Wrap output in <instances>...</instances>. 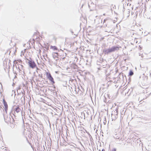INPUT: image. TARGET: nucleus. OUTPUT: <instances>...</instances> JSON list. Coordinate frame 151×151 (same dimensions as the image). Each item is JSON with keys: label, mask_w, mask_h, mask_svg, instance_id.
<instances>
[{"label": "nucleus", "mask_w": 151, "mask_h": 151, "mask_svg": "<svg viewBox=\"0 0 151 151\" xmlns=\"http://www.w3.org/2000/svg\"><path fill=\"white\" fill-rule=\"evenodd\" d=\"M119 50V47H118L114 46L108 49H104L103 52L105 54L107 55Z\"/></svg>", "instance_id": "nucleus-1"}, {"label": "nucleus", "mask_w": 151, "mask_h": 151, "mask_svg": "<svg viewBox=\"0 0 151 151\" xmlns=\"http://www.w3.org/2000/svg\"><path fill=\"white\" fill-rule=\"evenodd\" d=\"M46 75L47 78H48V79L51 81L52 84L55 83V82L54 81V79L50 73H48L47 72H46Z\"/></svg>", "instance_id": "nucleus-2"}, {"label": "nucleus", "mask_w": 151, "mask_h": 151, "mask_svg": "<svg viewBox=\"0 0 151 151\" xmlns=\"http://www.w3.org/2000/svg\"><path fill=\"white\" fill-rule=\"evenodd\" d=\"M19 67L18 68L20 73H21L22 75H24L25 74V71L24 69L23 66L21 64L18 65Z\"/></svg>", "instance_id": "nucleus-3"}, {"label": "nucleus", "mask_w": 151, "mask_h": 151, "mask_svg": "<svg viewBox=\"0 0 151 151\" xmlns=\"http://www.w3.org/2000/svg\"><path fill=\"white\" fill-rule=\"evenodd\" d=\"M5 120L7 122H10L11 123H13L14 122V119L13 118V116L11 115L10 114L9 118L7 117V118H5Z\"/></svg>", "instance_id": "nucleus-4"}, {"label": "nucleus", "mask_w": 151, "mask_h": 151, "mask_svg": "<svg viewBox=\"0 0 151 151\" xmlns=\"http://www.w3.org/2000/svg\"><path fill=\"white\" fill-rule=\"evenodd\" d=\"M28 63L30 67L32 68H33L36 67V64L33 61L29 60Z\"/></svg>", "instance_id": "nucleus-5"}, {"label": "nucleus", "mask_w": 151, "mask_h": 151, "mask_svg": "<svg viewBox=\"0 0 151 151\" xmlns=\"http://www.w3.org/2000/svg\"><path fill=\"white\" fill-rule=\"evenodd\" d=\"M111 117L112 120H115L117 118V111L115 110L111 114Z\"/></svg>", "instance_id": "nucleus-6"}, {"label": "nucleus", "mask_w": 151, "mask_h": 151, "mask_svg": "<svg viewBox=\"0 0 151 151\" xmlns=\"http://www.w3.org/2000/svg\"><path fill=\"white\" fill-rule=\"evenodd\" d=\"M121 134L120 133H118L117 134H115L114 136V138L116 139H120V140H122V141H123V140L121 137Z\"/></svg>", "instance_id": "nucleus-7"}, {"label": "nucleus", "mask_w": 151, "mask_h": 151, "mask_svg": "<svg viewBox=\"0 0 151 151\" xmlns=\"http://www.w3.org/2000/svg\"><path fill=\"white\" fill-rule=\"evenodd\" d=\"M22 62V61L21 60H15L14 61V65L13 66H14L15 65H16V64H17V65H19L20 64H20Z\"/></svg>", "instance_id": "nucleus-8"}, {"label": "nucleus", "mask_w": 151, "mask_h": 151, "mask_svg": "<svg viewBox=\"0 0 151 151\" xmlns=\"http://www.w3.org/2000/svg\"><path fill=\"white\" fill-rule=\"evenodd\" d=\"M3 104L5 107V111L6 112L7 110L8 105L7 103L4 99L3 100Z\"/></svg>", "instance_id": "nucleus-9"}, {"label": "nucleus", "mask_w": 151, "mask_h": 151, "mask_svg": "<svg viewBox=\"0 0 151 151\" xmlns=\"http://www.w3.org/2000/svg\"><path fill=\"white\" fill-rule=\"evenodd\" d=\"M15 111L17 113H18L20 112L21 110L19 107H17L15 109Z\"/></svg>", "instance_id": "nucleus-10"}, {"label": "nucleus", "mask_w": 151, "mask_h": 151, "mask_svg": "<svg viewBox=\"0 0 151 151\" xmlns=\"http://www.w3.org/2000/svg\"><path fill=\"white\" fill-rule=\"evenodd\" d=\"M119 139V141L118 140L116 141V143L118 144L121 145L122 144V140H120V139Z\"/></svg>", "instance_id": "nucleus-11"}, {"label": "nucleus", "mask_w": 151, "mask_h": 151, "mask_svg": "<svg viewBox=\"0 0 151 151\" xmlns=\"http://www.w3.org/2000/svg\"><path fill=\"white\" fill-rule=\"evenodd\" d=\"M51 48H52L54 50H57V48L56 47L54 46H51Z\"/></svg>", "instance_id": "nucleus-12"}, {"label": "nucleus", "mask_w": 151, "mask_h": 151, "mask_svg": "<svg viewBox=\"0 0 151 151\" xmlns=\"http://www.w3.org/2000/svg\"><path fill=\"white\" fill-rule=\"evenodd\" d=\"M133 71H130L129 72V75L130 76H132V75H133Z\"/></svg>", "instance_id": "nucleus-13"}, {"label": "nucleus", "mask_w": 151, "mask_h": 151, "mask_svg": "<svg viewBox=\"0 0 151 151\" xmlns=\"http://www.w3.org/2000/svg\"><path fill=\"white\" fill-rule=\"evenodd\" d=\"M11 127L12 128H14L15 127V126L13 124H11Z\"/></svg>", "instance_id": "nucleus-14"}, {"label": "nucleus", "mask_w": 151, "mask_h": 151, "mask_svg": "<svg viewBox=\"0 0 151 151\" xmlns=\"http://www.w3.org/2000/svg\"><path fill=\"white\" fill-rule=\"evenodd\" d=\"M116 148H114L111 151H116Z\"/></svg>", "instance_id": "nucleus-15"}, {"label": "nucleus", "mask_w": 151, "mask_h": 151, "mask_svg": "<svg viewBox=\"0 0 151 151\" xmlns=\"http://www.w3.org/2000/svg\"><path fill=\"white\" fill-rule=\"evenodd\" d=\"M106 19H104V21H103V23H104V22H105V21H106Z\"/></svg>", "instance_id": "nucleus-16"}, {"label": "nucleus", "mask_w": 151, "mask_h": 151, "mask_svg": "<svg viewBox=\"0 0 151 151\" xmlns=\"http://www.w3.org/2000/svg\"><path fill=\"white\" fill-rule=\"evenodd\" d=\"M102 151H105V150L104 149H102Z\"/></svg>", "instance_id": "nucleus-17"}, {"label": "nucleus", "mask_w": 151, "mask_h": 151, "mask_svg": "<svg viewBox=\"0 0 151 151\" xmlns=\"http://www.w3.org/2000/svg\"><path fill=\"white\" fill-rule=\"evenodd\" d=\"M13 114V116H14V114Z\"/></svg>", "instance_id": "nucleus-18"}, {"label": "nucleus", "mask_w": 151, "mask_h": 151, "mask_svg": "<svg viewBox=\"0 0 151 151\" xmlns=\"http://www.w3.org/2000/svg\"><path fill=\"white\" fill-rule=\"evenodd\" d=\"M105 14H103V15H105Z\"/></svg>", "instance_id": "nucleus-19"}]
</instances>
